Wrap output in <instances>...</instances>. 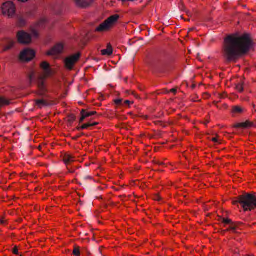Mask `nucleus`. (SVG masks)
I'll return each mask as SVG.
<instances>
[{
    "label": "nucleus",
    "instance_id": "5701e85b",
    "mask_svg": "<svg viewBox=\"0 0 256 256\" xmlns=\"http://www.w3.org/2000/svg\"><path fill=\"white\" fill-rule=\"evenodd\" d=\"M18 25L20 26H24L26 24L25 20L22 17H20L18 22Z\"/></svg>",
    "mask_w": 256,
    "mask_h": 256
},
{
    "label": "nucleus",
    "instance_id": "9b49d317",
    "mask_svg": "<svg viewBox=\"0 0 256 256\" xmlns=\"http://www.w3.org/2000/svg\"><path fill=\"white\" fill-rule=\"evenodd\" d=\"M94 1V0H74L76 5L82 8L88 7Z\"/></svg>",
    "mask_w": 256,
    "mask_h": 256
},
{
    "label": "nucleus",
    "instance_id": "393cba45",
    "mask_svg": "<svg viewBox=\"0 0 256 256\" xmlns=\"http://www.w3.org/2000/svg\"><path fill=\"white\" fill-rule=\"evenodd\" d=\"M236 90L240 92H242L243 90V86L242 84V83H238L236 86Z\"/></svg>",
    "mask_w": 256,
    "mask_h": 256
},
{
    "label": "nucleus",
    "instance_id": "f3484780",
    "mask_svg": "<svg viewBox=\"0 0 256 256\" xmlns=\"http://www.w3.org/2000/svg\"><path fill=\"white\" fill-rule=\"evenodd\" d=\"M38 86L42 92H44L46 91L44 81L43 78H40L38 82Z\"/></svg>",
    "mask_w": 256,
    "mask_h": 256
},
{
    "label": "nucleus",
    "instance_id": "a211bd4d",
    "mask_svg": "<svg viewBox=\"0 0 256 256\" xmlns=\"http://www.w3.org/2000/svg\"><path fill=\"white\" fill-rule=\"evenodd\" d=\"M14 43V42L13 40H9L8 42V44L6 46H4L3 50L6 51V50H8L10 49L13 46Z\"/></svg>",
    "mask_w": 256,
    "mask_h": 256
},
{
    "label": "nucleus",
    "instance_id": "aec40b11",
    "mask_svg": "<svg viewBox=\"0 0 256 256\" xmlns=\"http://www.w3.org/2000/svg\"><path fill=\"white\" fill-rule=\"evenodd\" d=\"M82 112L84 114L86 117L90 116L92 115L95 114L96 112V111L86 112L85 110L82 109Z\"/></svg>",
    "mask_w": 256,
    "mask_h": 256
},
{
    "label": "nucleus",
    "instance_id": "412c9836",
    "mask_svg": "<svg viewBox=\"0 0 256 256\" xmlns=\"http://www.w3.org/2000/svg\"><path fill=\"white\" fill-rule=\"evenodd\" d=\"M72 254L75 256H79L80 255V248L78 246H74Z\"/></svg>",
    "mask_w": 256,
    "mask_h": 256
},
{
    "label": "nucleus",
    "instance_id": "c756f323",
    "mask_svg": "<svg viewBox=\"0 0 256 256\" xmlns=\"http://www.w3.org/2000/svg\"><path fill=\"white\" fill-rule=\"evenodd\" d=\"M124 103L125 104L129 105L130 104H132V102L130 101L129 100H126L124 101Z\"/></svg>",
    "mask_w": 256,
    "mask_h": 256
},
{
    "label": "nucleus",
    "instance_id": "f704fd0d",
    "mask_svg": "<svg viewBox=\"0 0 256 256\" xmlns=\"http://www.w3.org/2000/svg\"><path fill=\"white\" fill-rule=\"evenodd\" d=\"M212 140L214 142H217V139L216 138H212Z\"/></svg>",
    "mask_w": 256,
    "mask_h": 256
},
{
    "label": "nucleus",
    "instance_id": "b1692460",
    "mask_svg": "<svg viewBox=\"0 0 256 256\" xmlns=\"http://www.w3.org/2000/svg\"><path fill=\"white\" fill-rule=\"evenodd\" d=\"M90 126V124L89 123L84 124L80 126H78L76 129L78 130H80L82 129L87 128L88 127Z\"/></svg>",
    "mask_w": 256,
    "mask_h": 256
},
{
    "label": "nucleus",
    "instance_id": "39448f33",
    "mask_svg": "<svg viewBox=\"0 0 256 256\" xmlns=\"http://www.w3.org/2000/svg\"><path fill=\"white\" fill-rule=\"evenodd\" d=\"M2 10L3 14H7L8 16H12L15 13V6L14 4L10 1L4 2Z\"/></svg>",
    "mask_w": 256,
    "mask_h": 256
},
{
    "label": "nucleus",
    "instance_id": "6ab92c4d",
    "mask_svg": "<svg viewBox=\"0 0 256 256\" xmlns=\"http://www.w3.org/2000/svg\"><path fill=\"white\" fill-rule=\"evenodd\" d=\"M10 104V101L4 97H0V106L8 105Z\"/></svg>",
    "mask_w": 256,
    "mask_h": 256
},
{
    "label": "nucleus",
    "instance_id": "e433bc0d",
    "mask_svg": "<svg viewBox=\"0 0 256 256\" xmlns=\"http://www.w3.org/2000/svg\"><path fill=\"white\" fill-rule=\"evenodd\" d=\"M18 0L22 2H27L28 0Z\"/></svg>",
    "mask_w": 256,
    "mask_h": 256
},
{
    "label": "nucleus",
    "instance_id": "f257e3e1",
    "mask_svg": "<svg viewBox=\"0 0 256 256\" xmlns=\"http://www.w3.org/2000/svg\"><path fill=\"white\" fill-rule=\"evenodd\" d=\"M253 43L246 33L230 34L224 38L222 54L226 62H236L240 57L247 54L252 48Z\"/></svg>",
    "mask_w": 256,
    "mask_h": 256
},
{
    "label": "nucleus",
    "instance_id": "bb28decb",
    "mask_svg": "<svg viewBox=\"0 0 256 256\" xmlns=\"http://www.w3.org/2000/svg\"><path fill=\"white\" fill-rule=\"evenodd\" d=\"M122 98H117L114 100V102L116 104L120 105V104H122Z\"/></svg>",
    "mask_w": 256,
    "mask_h": 256
},
{
    "label": "nucleus",
    "instance_id": "6e6552de",
    "mask_svg": "<svg viewBox=\"0 0 256 256\" xmlns=\"http://www.w3.org/2000/svg\"><path fill=\"white\" fill-rule=\"evenodd\" d=\"M16 36L18 40L20 43L28 44L31 41L30 35L24 30L18 31Z\"/></svg>",
    "mask_w": 256,
    "mask_h": 256
},
{
    "label": "nucleus",
    "instance_id": "ddd939ff",
    "mask_svg": "<svg viewBox=\"0 0 256 256\" xmlns=\"http://www.w3.org/2000/svg\"><path fill=\"white\" fill-rule=\"evenodd\" d=\"M62 160L66 165L70 164L75 160V158L72 154H66L64 155Z\"/></svg>",
    "mask_w": 256,
    "mask_h": 256
},
{
    "label": "nucleus",
    "instance_id": "f03ea898",
    "mask_svg": "<svg viewBox=\"0 0 256 256\" xmlns=\"http://www.w3.org/2000/svg\"><path fill=\"white\" fill-rule=\"evenodd\" d=\"M232 204H240L244 211L251 210L256 208V196L248 193L240 195L233 200Z\"/></svg>",
    "mask_w": 256,
    "mask_h": 256
},
{
    "label": "nucleus",
    "instance_id": "4468645a",
    "mask_svg": "<svg viewBox=\"0 0 256 256\" xmlns=\"http://www.w3.org/2000/svg\"><path fill=\"white\" fill-rule=\"evenodd\" d=\"M34 102L35 105L39 108H42L43 106H48L50 104L47 100L42 98L36 99Z\"/></svg>",
    "mask_w": 256,
    "mask_h": 256
},
{
    "label": "nucleus",
    "instance_id": "f8f14e48",
    "mask_svg": "<svg viewBox=\"0 0 256 256\" xmlns=\"http://www.w3.org/2000/svg\"><path fill=\"white\" fill-rule=\"evenodd\" d=\"M42 68L44 70L46 76H48L51 74V70L50 68V64L46 62H43L40 64Z\"/></svg>",
    "mask_w": 256,
    "mask_h": 256
},
{
    "label": "nucleus",
    "instance_id": "4c0bfd02",
    "mask_svg": "<svg viewBox=\"0 0 256 256\" xmlns=\"http://www.w3.org/2000/svg\"><path fill=\"white\" fill-rule=\"evenodd\" d=\"M34 34L36 35V36H37L38 34L36 32H34Z\"/></svg>",
    "mask_w": 256,
    "mask_h": 256
},
{
    "label": "nucleus",
    "instance_id": "58836bf2",
    "mask_svg": "<svg viewBox=\"0 0 256 256\" xmlns=\"http://www.w3.org/2000/svg\"><path fill=\"white\" fill-rule=\"evenodd\" d=\"M193 29H194V28H190V30H192Z\"/></svg>",
    "mask_w": 256,
    "mask_h": 256
},
{
    "label": "nucleus",
    "instance_id": "0eeeda50",
    "mask_svg": "<svg viewBox=\"0 0 256 256\" xmlns=\"http://www.w3.org/2000/svg\"><path fill=\"white\" fill-rule=\"evenodd\" d=\"M34 52L31 49L26 48L22 51L20 54V58L24 61H30L34 56Z\"/></svg>",
    "mask_w": 256,
    "mask_h": 256
},
{
    "label": "nucleus",
    "instance_id": "c9c22d12",
    "mask_svg": "<svg viewBox=\"0 0 256 256\" xmlns=\"http://www.w3.org/2000/svg\"><path fill=\"white\" fill-rule=\"evenodd\" d=\"M32 78V74H30L29 76V80H30L31 81Z\"/></svg>",
    "mask_w": 256,
    "mask_h": 256
},
{
    "label": "nucleus",
    "instance_id": "c85d7f7f",
    "mask_svg": "<svg viewBox=\"0 0 256 256\" xmlns=\"http://www.w3.org/2000/svg\"><path fill=\"white\" fill-rule=\"evenodd\" d=\"M12 252L15 254H18V250L16 246H14L13 248H12Z\"/></svg>",
    "mask_w": 256,
    "mask_h": 256
},
{
    "label": "nucleus",
    "instance_id": "dca6fc26",
    "mask_svg": "<svg viewBox=\"0 0 256 256\" xmlns=\"http://www.w3.org/2000/svg\"><path fill=\"white\" fill-rule=\"evenodd\" d=\"M112 53V50L110 44H108L107 48L101 50V54L102 55L110 56Z\"/></svg>",
    "mask_w": 256,
    "mask_h": 256
},
{
    "label": "nucleus",
    "instance_id": "2f4dec72",
    "mask_svg": "<svg viewBox=\"0 0 256 256\" xmlns=\"http://www.w3.org/2000/svg\"><path fill=\"white\" fill-rule=\"evenodd\" d=\"M170 92L175 94L176 92V89L175 88H172V89L170 90Z\"/></svg>",
    "mask_w": 256,
    "mask_h": 256
},
{
    "label": "nucleus",
    "instance_id": "cd10ccee",
    "mask_svg": "<svg viewBox=\"0 0 256 256\" xmlns=\"http://www.w3.org/2000/svg\"><path fill=\"white\" fill-rule=\"evenodd\" d=\"M76 119V116L74 114H70L68 116V120L70 122H72Z\"/></svg>",
    "mask_w": 256,
    "mask_h": 256
},
{
    "label": "nucleus",
    "instance_id": "20e7f679",
    "mask_svg": "<svg viewBox=\"0 0 256 256\" xmlns=\"http://www.w3.org/2000/svg\"><path fill=\"white\" fill-rule=\"evenodd\" d=\"M119 18L120 16L118 14L110 16L99 24V26L96 28L95 31L102 32L109 30L110 28L116 22Z\"/></svg>",
    "mask_w": 256,
    "mask_h": 256
},
{
    "label": "nucleus",
    "instance_id": "a19ab883",
    "mask_svg": "<svg viewBox=\"0 0 256 256\" xmlns=\"http://www.w3.org/2000/svg\"><path fill=\"white\" fill-rule=\"evenodd\" d=\"M20 256H22L21 255H20Z\"/></svg>",
    "mask_w": 256,
    "mask_h": 256
},
{
    "label": "nucleus",
    "instance_id": "9d476101",
    "mask_svg": "<svg viewBox=\"0 0 256 256\" xmlns=\"http://www.w3.org/2000/svg\"><path fill=\"white\" fill-rule=\"evenodd\" d=\"M64 46L60 43L57 44L54 46L50 50L47 52L46 54L49 56L59 54L62 52Z\"/></svg>",
    "mask_w": 256,
    "mask_h": 256
},
{
    "label": "nucleus",
    "instance_id": "2eb2a0df",
    "mask_svg": "<svg viewBox=\"0 0 256 256\" xmlns=\"http://www.w3.org/2000/svg\"><path fill=\"white\" fill-rule=\"evenodd\" d=\"M252 126H254L253 123L248 120H246L242 122L237 123L235 124L234 126L235 128H246Z\"/></svg>",
    "mask_w": 256,
    "mask_h": 256
},
{
    "label": "nucleus",
    "instance_id": "a878e982",
    "mask_svg": "<svg viewBox=\"0 0 256 256\" xmlns=\"http://www.w3.org/2000/svg\"><path fill=\"white\" fill-rule=\"evenodd\" d=\"M80 114H81V116L79 120V122H83V120H84V119L86 118V116H85V114H84L82 113V110H81L80 111Z\"/></svg>",
    "mask_w": 256,
    "mask_h": 256
},
{
    "label": "nucleus",
    "instance_id": "7c9ffc66",
    "mask_svg": "<svg viewBox=\"0 0 256 256\" xmlns=\"http://www.w3.org/2000/svg\"><path fill=\"white\" fill-rule=\"evenodd\" d=\"M6 223V220H4L2 218L0 217V224H4Z\"/></svg>",
    "mask_w": 256,
    "mask_h": 256
},
{
    "label": "nucleus",
    "instance_id": "473e14b6",
    "mask_svg": "<svg viewBox=\"0 0 256 256\" xmlns=\"http://www.w3.org/2000/svg\"><path fill=\"white\" fill-rule=\"evenodd\" d=\"M98 124V122H94L93 123H89V124H90V126H94L97 125Z\"/></svg>",
    "mask_w": 256,
    "mask_h": 256
},
{
    "label": "nucleus",
    "instance_id": "4be33fe9",
    "mask_svg": "<svg viewBox=\"0 0 256 256\" xmlns=\"http://www.w3.org/2000/svg\"><path fill=\"white\" fill-rule=\"evenodd\" d=\"M242 112V109L239 106H234L232 108V112L236 113H240Z\"/></svg>",
    "mask_w": 256,
    "mask_h": 256
},
{
    "label": "nucleus",
    "instance_id": "ea45409f",
    "mask_svg": "<svg viewBox=\"0 0 256 256\" xmlns=\"http://www.w3.org/2000/svg\"><path fill=\"white\" fill-rule=\"evenodd\" d=\"M160 164H162V162L159 163Z\"/></svg>",
    "mask_w": 256,
    "mask_h": 256
},
{
    "label": "nucleus",
    "instance_id": "7ed1b4c3",
    "mask_svg": "<svg viewBox=\"0 0 256 256\" xmlns=\"http://www.w3.org/2000/svg\"><path fill=\"white\" fill-rule=\"evenodd\" d=\"M171 61L170 58L162 56L154 61L152 67L156 71L164 72L170 68Z\"/></svg>",
    "mask_w": 256,
    "mask_h": 256
},
{
    "label": "nucleus",
    "instance_id": "1a4fd4ad",
    "mask_svg": "<svg viewBox=\"0 0 256 256\" xmlns=\"http://www.w3.org/2000/svg\"><path fill=\"white\" fill-rule=\"evenodd\" d=\"M80 56V53H76L69 57L66 58L64 60L65 66L67 68L72 70L74 64L76 62Z\"/></svg>",
    "mask_w": 256,
    "mask_h": 256
},
{
    "label": "nucleus",
    "instance_id": "423d86ee",
    "mask_svg": "<svg viewBox=\"0 0 256 256\" xmlns=\"http://www.w3.org/2000/svg\"><path fill=\"white\" fill-rule=\"evenodd\" d=\"M222 222L224 224H230V226L224 232L230 230L233 232H237L236 230L239 229V226L242 224L240 222H234L230 218H222Z\"/></svg>",
    "mask_w": 256,
    "mask_h": 256
},
{
    "label": "nucleus",
    "instance_id": "72a5a7b5",
    "mask_svg": "<svg viewBox=\"0 0 256 256\" xmlns=\"http://www.w3.org/2000/svg\"><path fill=\"white\" fill-rule=\"evenodd\" d=\"M84 179H91L92 178L90 176H84Z\"/></svg>",
    "mask_w": 256,
    "mask_h": 256
}]
</instances>
